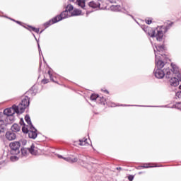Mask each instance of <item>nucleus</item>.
I'll list each match as a JSON object with an SVG mask.
<instances>
[{"instance_id":"nucleus-28","label":"nucleus","mask_w":181,"mask_h":181,"mask_svg":"<svg viewBox=\"0 0 181 181\" xmlns=\"http://www.w3.org/2000/svg\"><path fill=\"white\" fill-rule=\"evenodd\" d=\"M10 160L11 162H15L16 160H18V157L16 156H12L10 157Z\"/></svg>"},{"instance_id":"nucleus-48","label":"nucleus","mask_w":181,"mask_h":181,"mask_svg":"<svg viewBox=\"0 0 181 181\" xmlns=\"http://www.w3.org/2000/svg\"><path fill=\"white\" fill-rule=\"evenodd\" d=\"M160 56H161L162 57H163V54H160Z\"/></svg>"},{"instance_id":"nucleus-14","label":"nucleus","mask_w":181,"mask_h":181,"mask_svg":"<svg viewBox=\"0 0 181 181\" xmlns=\"http://www.w3.org/2000/svg\"><path fill=\"white\" fill-rule=\"evenodd\" d=\"M100 2H101V0L98 1H90L89 3V6L90 8H100Z\"/></svg>"},{"instance_id":"nucleus-9","label":"nucleus","mask_w":181,"mask_h":181,"mask_svg":"<svg viewBox=\"0 0 181 181\" xmlns=\"http://www.w3.org/2000/svg\"><path fill=\"white\" fill-rule=\"evenodd\" d=\"M13 106L17 114H22L26 109V107L21 103H20L18 106H16V105H13Z\"/></svg>"},{"instance_id":"nucleus-46","label":"nucleus","mask_w":181,"mask_h":181,"mask_svg":"<svg viewBox=\"0 0 181 181\" xmlns=\"http://www.w3.org/2000/svg\"><path fill=\"white\" fill-rule=\"evenodd\" d=\"M117 170H120V169H121V168H117Z\"/></svg>"},{"instance_id":"nucleus-42","label":"nucleus","mask_w":181,"mask_h":181,"mask_svg":"<svg viewBox=\"0 0 181 181\" xmlns=\"http://www.w3.org/2000/svg\"><path fill=\"white\" fill-rule=\"evenodd\" d=\"M70 1V2H74V1H76V0H69Z\"/></svg>"},{"instance_id":"nucleus-7","label":"nucleus","mask_w":181,"mask_h":181,"mask_svg":"<svg viewBox=\"0 0 181 181\" xmlns=\"http://www.w3.org/2000/svg\"><path fill=\"white\" fill-rule=\"evenodd\" d=\"M30 130L28 131V136L31 139H36L37 138V130L33 126L29 127Z\"/></svg>"},{"instance_id":"nucleus-29","label":"nucleus","mask_w":181,"mask_h":181,"mask_svg":"<svg viewBox=\"0 0 181 181\" xmlns=\"http://www.w3.org/2000/svg\"><path fill=\"white\" fill-rule=\"evenodd\" d=\"M149 164H144L143 166H141V168H143L144 169H148V168H155L156 166H149Z\"/></svg>"},{"instance_id":"nucleus-41","label":"nucleus","mask_w":181,"mask_h":181,"mask_svg":"<svg viewBox=\"0 0 181 181\" xmlns=\"http://www.w3.org/2000/svg\"><path fill=\"white\" fill-rule=\"evenodd\" d=\"M110 107H115V103H112V105H110Z\"/></svg>"},{"instance_id":"nucleus-25","label":"nucleus","mask_w":181,"mask_h":181,"mask_svg":"<svg viewBox=\"0 0 181 181\" xmlns=\"http://www.w3.org/2000/svg\"><path fill=\"white\" fill-rule=\"evenodd\" d=\"M73 9H74V7L73 6V5L71 4H69L66 7V10L69 13H71V11H73Z\"/></svg>"},{"instance_id":"nucleus-10","label":"nucleus","mask_w":181,"mask_h":181,"mask_svg":"<svg viewBox=\"0 0 181 181\" xmlns=\"http://www.w3.org/2000/svg\"><path fill=\"white\" fill-rule=\"evenodd\" d=\"M6 138L8 139V141H13L16 139V134H15L13 132H7L6 133Z\"/></svg>"},{"instance_id":"nucleus-44","label":"nucleus","mask_w":181,"mask_h":181,"mask_svg":"<svg viewBox=\"0 0 181 181\" xmlns=\"http://www.w3.org/2000/svg\"><path fill=\"white\" fill-rule=\"evenodd\" d=\"M17 23H21V22H19V21H16Z\"/></svg>"},{"instance_id":"nucleus-16","label":"nucleus","mask_w":181,"mask_h":181,"mask_svg":"<svg viewBox=\"0 0 181 181\" xmlns=\"http://www.w3.org/2000/svg\"><path fill=\"white\" fill-rule=\"evenodd\" d=\"M21 104L26 108V107H29L30 101L29 98L25 97L24 99L22 100Z\"/></svg>"},{"instance_id":"nucleus-38","label":"nucleus","mask_w":181,"mask_h":181,"mask_svg":"<svg viewBox=\"0 0 181 181\" xmlns=\"http://www.w3.org/2000/svg\"><path fill=\"white\" fill-rule=\"evenodd\" d=\"M34 32H35V33H39V28H35Z\"/></svg>"},{"instance_id":"nucleus-31","label":"nucleus","mask_w":181,"mask_h":181,"mask_svg":"<svg viewBox=\"0 0 181 181\" xmlns=\"http://www.w3.org/2000/svg\"><path fill=\"white\" fill-rule=\"evenodd\" d=\"M48 74L49 76L50 80L54 82V80H53V76L52 75V74H50V71H48Z\"/></svg>"},{"instance_id":"nucleus-27","label":"nucleus","mask_w":181,"mask_h":181,"mask_svg":"<svg viewBox=\"0 0 181 181\" xmlns=\"http://www.w3.org/2000/svg\"><path fill=\"white\" fill-rule=\"evenodd\" d=\"M18 142L20 143V146H21V144L23 145V146H25L27 144L26 139H21Z\"/></svg>"},{"instance_id":"nucleus-22","label":"nucleus","mask_w":181,"mask_h":181,"mask_svg":"<svg viewBox=\"0 0 181 181\" xmlns=\"http://www.w3.org/2000/svg\"><path fill=\"white\" fill-rule=\"evenodd\" d=\"M78 15H81V11L78 9H74L71 13V16H78Z\"/></svg>"},{"instance_id":"nucleus-19","label":"nucleus","mask_w":181,"mask_h":181,"mask_svg":"<svg viewBox=\"0 0 181 181\" xmlns=\"http://www.w3.org/2000/svg\"><path fill=\"white\" fill-rule=\"evenodd\" d=\"M76 4L83 9L86 7V1L84 0H77Z\"/></svg>"},{"instance_id":"nucleus-6","label":"nucleus","mask_w":181,"mask_h":181,"mask_svg":"<svg viewBox=\"0 0 181 181\" xmlns=\"http://www.w3.org/2000/svg\"><path fill=\"white\" fill-rule=\"evenodd\" d=\"M165 67V62L162 61L161 57H158V53H156V68L162 70Z\"/></svg>"},{"instance_id":"nucleus-34","label":"nucleus","mask_w":181,"mask_h":181,"mask_svg":"<svg viewBox=\"0 0 181 181\" xmlns=\"http://www.w3.org/2000/svg\"><path fill=\"white\" fill-rule=\"evenodd\" d=\"M147 25H151L152 23V20H146Z\"/></svg>"},{"instance_id":"nucleus-2","label":"nucleus","mask_w":181,"mask_h":181,"mask_svg":"<svg viewBox=\"0 0 181 181\" xmlns=\"http://www.w3.org/2000/svg\"><path fill=\"white\" fill-rule=\"evenodd\" d=\"M144 32L150 36V37H156L158 42H160L163 37V35L166 33V27L161 26L153 30L151 28H146L144 29Z\"/></svg>"},{"instance_id":"nucleus-17","label":"nucleus","mask_w":181,"mask_h":181,"mask_svg":"<svg viewBox=\"0 0 181 181\" xmlns=\"http://www.w3.org/2000/svg\"><path fill=\"white\" fill-rule=\"evenodd\" d=\"M110 9L114 12H119L121 11V6L119 5H113L110 6Z\"/></svg>"},{"instance_id":"nucleus-20","label":"nucleus","mask_w":181,"mask_h":181,"mask_svg":"<svg viewBox=\"0 0 181 181\" xmlns=\"http://www.w3.org/2000/svg\"><path fill=\"white\" fill-rule=\"evenodd\" d=\"M25 119L28 125V128L33 127V124H32V121H30V117H29V115H26L25 117Z\"/></svg>"},{"instance_id":"nucleus-37","label":"nucleus","mask_w":181,"mask_h":181,"mask_svg":"<svg viewBox=\"0 0 181 181\" xmlns=\"http://www.w3.org/2000/svg\"><path fill=\"white\" fill-rule=\"evenodd\" d=\"M4 163H5V160H0V165H4Z\"/></svg>"},{"instance_id":"nucleus-32","label":"nucleus","mask_w":181,"mask_h":181,"mask_svg":"<svg viewBox=\"0 0 181 181\" xmlns=\"http://www.w3.org/2000/svg\"><path fill=\"white\" fill-rule=\"evenodd\" d=\"M28 30H33V32H35L36 30V28L32 27V26H29Z\"/></svg>"},{"instance_id":"nucleus-4","label":"nucleus","mask_w":181,"mask_h":181,"mask_svg":"<svg viewBox=\"0 0 181 181\" xmlns=\"http://www.w3.org/2000/svg\"><path fill=\"white\" fill-rule=\"evenodd\" d=\"M16 112L15 106L13 105L12 107L5 109L4 114L7 116L6 119H10V121H13V115Z\"/></svg>"},{"instance_id":"nucleus-3","label":"nucleus","mask_w":181,"mask_h":181,"mask_svg":"<svg viewBox=\"0 0 181 181\" xmlns=\"http://www.w3.org/2000/svg\"><path fill=\"white\" fill-rule=\"evenodd\" d=\"M11 148V155H18L21 151L19 150L21 148V143L19 141H13L9 144Z\"/></svg>"},{"instance_id":"nucleus-18","label":"nucleus","mask_w":181,"mask_h":181,"mask_svg":"<svg viewBox=\"0 0 181 181\" xmlns=\"http://www.w3.org/2000/svg\"><path fill=\"white\" fill-rule=\"evenodd\" d=\"M21 153L23 156H28L30 153V148H21Z\"/></svg>"},{"instance_id":"nucleus-15","label":"nucleus","mask_w":181,"mask_h":181,"mask_svg":"<svg viewBox=\"0 0 181 181\" xmlns=\"http://www.w3.org/2000/svg\"><path fill=\"white\" fill-rule=\"evenodd\" d=\"M12 132H19L21 131V127L18 124H14L11 128Z\"/></svg>"},{"instance_id":"nucleus-30","label":"nucleus","mask_w":181,"mask_h":181,"mask_svg":"<svg viewBox=\"0 0 181 181\" xmlns=\"http://www.w3.org/2000/svg\"><path fill=\"white\" fill-rule=\"evenodd\" d=\"M22 131H23V132H24V134H28L29 133V130L25 127H23Z\"/></svg>"},{"instance_id":"nucleus-26","label":"nucleus","mask_w":181,"mask_h":181,"mask_svg":"<svg viewBox=\"0 0 181 181\" xmlns=\"http://www.w3.org/2000/svg\"><path fill=\"white\" fill-rule=\"evenodd\" d=\"M97 98H98V95L92 94L90 96V100L92 101H95V100H97Z\"/></svg>"},{"instance_id":"nucleus-1","label":"nucleus","mask_w":181,"mask_h":181,"mask_svg":"<svg viewBox=\"0 0 181 181\" xmlns=\"http://www.w3.org/2000/svg\"><path fill=\"white\" fill-rule=\"evenodd\" d=\"M171 66L173 71L168 68L165 69L164 70H162L160 69H155L154 74L156 78H163L164 77H165L166 78H170L173 74H177V73H179V68L173 64H171Z\"/></svg>"},{"instance_id":"nucleus-35","label":"nucleus","mask_w":181,"mask_h":181,"mask_svg":"<svg viewBox=\"0 0 181 181\" xmlns=\"http://www.w3.org/2000/svg\"><path fill=\"white\" fill-rule=\"evenodd\" d=\"M177 77L178 81H181V74H178L177 75Z\"/></svg>"},{"instance_id":"nucleus-33","label":"nucleus","mask_w":181,"mask_h":181,"mask_svg":"<svg viewBox=\"0 0 181 181\" xmlns=\"http://www.w3.org/2000/svg\"><path fill=\"white\" fill-rule=\"evenodd\" d=\"M176 97L178 98H181V93L180 92H177L175 94Z\"/></svg>"},{"instance_id":"nucleus-47","label":"nucleus","mask_w":181,"mask_h":181,"mask_svg":"<svg viewBox=\"0 0 181 181\" xmlns=\"http://www.w3.org/2000/svg\"><path fill=\"white\" fill-rule=\"evenodd\" d=\"M34 37L36 39V37L35 36V35H33Z\"/></svg>"},{"instance_id":"nucleus-8","label":"nucleus","mask_w":181,"mask_h":181,"mask_svg":"<svg viewBox=\"0 0 181 181\" xmlns=\"http://www.w3.org/2000/svg\"><path fill=\"white\" fill-rule=\"evenodd\" d=\"M155 57H156V53H157V57H160V53L165 52V46L163 45H158L156 46V48H153Z\"/></svg>"},{"instance_id":"nucleus-13","label":"nucleus","mask_w":181,"mask_h":181,"mask_svg":"<svg viewBox=\"0 0 181 181\" xmlns=\"http://www.w3.org/2000/svg\"><path fill=\"white\" fill-rule=\"evenodd\" d=\"M39 149L35 146V144H32L30 148V153H31V155H37V153H39Z\"/></svg>"},{"instance_id":"nucleus-21","label":"nucleus","mask_w":181,"mask_h":181,"mask_svg":"<svg viewBox=\"0 0 181 181\" xmlns=\"http://www.w3.org/2000/svg\"><path fill=\"white\" fill-rule=\"evenodd\" d=\"M81 146H86V145H88V143L87 142V139L83 138L81 140H79V144Z\"/></svg>"},{"instance_id":"nucleus-5","label":"nucleus","mask_w":181,"mask_h":181,"mask_svg":"<svg viewBox=\"0 0 181 181\" xmlns=\"http://www.w3.org/2000/svg\"><path fill=\"white\" fill-rule=\"evenodd\" d=\"M70 16H71V13L65 10L59 16H57L55 18H54L53 21L54 22H60V21H62V19L70 18Z\"/></svg>"},{"instance_id":"nucleus-39","label":"nucleus","mask_w":181,"mask_h":181,"mask_svg":"<svg viewBox=\"0 0 181 181\" xmlns=\"http://www.w3.org/2000/svg\"><path fill=\"white\" fill-rule=\"evenodd\" d=\"M20 124H21V125H23V124H24L23 119H21L20 121Z\"/></svg>"},{"instance_id":"nucleus-24","label":"nucleus","mask_w":181,"mask_h":181,"mask_svg":"<svg viewBox=\"0 0 181 181\" xmlns=\"http://www.w3.org/2000/svg\"><path fill=\"white\" fill-rule=\"evenodd\" d=\"M53 23H57V22H54L53 18L52 20H49L48 22L45 23V28H49L51 25H53Z\"/></svg>"},{"instance_id":"nucleus-12","label":"nucleus","mask_w":181,"mask_h":181,"mask_svg":"<svg viewBox=\"0 0 181 181\" xmlns=\"http://www.w3.org/2000/svg\"><path fill=\"white\" fill-rule=\"evenodd\" d=\"M170 84L173 87H177V86H179V79H177L176 77L170 78Z\"/></svg>"},{"instance_id":"nucleus-36","label":"nucleus","mask_w":181,"mask_h":181,"mask_svg":"<svg viewBox=\"0 0 181 181\" xmlns=\"http://www.w3.org/2000/svg\"><path fill=\"white\" fill-rule=\"evenodd\" d=\"M128 179H129V181H132V180H134V176L129 175V176L128 177Z\"/></svg>"},{"instance_id":"nucleus-43","label":"nucleus","mask_w":181,"mask_h":181,"mask_svg":"<svg viewBox=\"0 0 181 181\" xmlns=\"http://www.w3.org/2000/svg\"><path fill=\"white\" fill-rule=\"evenodd\" d=\"M44 84H47V81H45Z\"/></svg>"},{"instance_id":"nucleus-45","label":"nucleus","mask_w":181,"mask_h":181,"mask_svg":"<svg viewBox=\"0 0 181 181\" xmlns=\"http://www.w3.org/2000/svg\"><path fill=\"white\" fill-rule=\"evenodd\" d=\"M105 93H108V90H105Z\"/></svg>"},{"instance_id":"nucleus-49","label":"nucleus","mask_w":181,"mask_h":181,"mask_svg":"<svg viewBox=\"0 0 181 181\" xmlns=\"http://www.w3.org/2000/svg\"><path fill=\"white\" fill-rule=\"evenodd\" d=\"M6 157H2V159H4Z\"/></svg>"},{"instance_id":"nucleus-11","label":"nucleus","mask_w":181,"mask_h":181,"mask_svg":"<svg viewBox=\"0 0 181 181\" xmlns=\"http://www.w3.org/2000/svg\"><path fill=\"white\" fill-rule=\"evenodd\" d=\"M57 156L58 158H59V159H64V160H66V162H69V163H74L78 160L77 158H71V157L64 158L62 155H58Z\"/></svg>"},{"instance_id":"nucleus-23","label":"nucleus","mask_w":181,"mask_h":181,"mask_svg":"<svg viewBox=\"0 0 181 181\" xmlns=\"http://www.w3.org/2000/svg\"><path fill=\"white\" fill-rule=\"evenodd\" d=\"M5 122L4 120H0V134L1 132H4L5 131Z\"/></svg>"},{"instance_id":"nucleus-40","label":"nucleus","mask_w":181,"mask_h":181,"mask_svg":"<svg viewBox=\"0 0 181 181\" xmlns=\"http://www.w3.org/2000/svg\"><path fill=\"white\" fill-rule=\"evenodd\" d=\"M38 49H39V53H40V52H42V49H40V45L38 44Z\"/></svg>"}]
</instances>
